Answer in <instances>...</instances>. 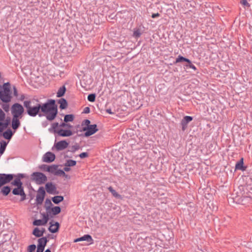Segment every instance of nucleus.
<instances>
[{
	"instance_id": "obj_1",
	"label": "nucleus",
	"mask_w": 252,
	"mask_h": 252,
	"mask_svg": "<svg viewBox=\"0 0 252 252\" xmlns=\"http://www.w3.org/2000/svg\"><path fill=\"white\" fill-rule=\"evenodd\" d=\"M36 101L38 103L32 106L31 105V100L24 102V106L26 108L28 115L32 117L37 115L40 117L45 116L46 119L51 122L54 120L58 113L56 100L48 99L44 103L40 102L38 99Z\"/></svg>"
},
{
	"instance_id": "obj_2",
	"label": "nucleus",
	"mask_w": 252,
	"mask_h": 252,
	"mask_svg": "<svg viewBox=\"0 0 252 252\" xmlns=\"http://www.w3.org/2000/svg\"><path fill=\"white\" fill-rule=\"evenodd\" d=\"M10 83L6 82L0 86V99L3 103L9 102L12 98Z\"/></svg>"
},
{
	"instance_id": "obj_3",
	"label": "nucleus",
	"mask_w": 252,
	"mask_h": 252,
	"mask_svg": "<svg viewBox=\"0 0 252 252\" xmlns=\"http://www.w3.org/2000/svg\"><path fill=\"white\" fill-rule=\"evenodd\" d=\"M24 112V109L21 104L18 103H15L12 105L11 113L13 118L21 119Z\"/></svg>"
},
{
	"instance_id": "obj_4",
	"label": "nucleus",
	"mask_w": 252,
	"mask_h": 252,
	"mask_svg": "<svg viewBox=\"0 0 252 252\" xmlns=\"http://www.w3.org/2000/svg\"><path fill=\"white\" fill-rule=\"evenodd\" d=\"M80 131H85L83 136L86 137H88L98 131L97 126L96 124L91 125L89 126H83Z\"/></svg>"
},
{
	"instance_id": "obj_5",
	"label": "nucleus",
	"mask_w": 252,
	"mask_h": 252,
	"mask_svg": "<svg viewBox=\"0 0 252 252\" xmlns=\"http://www.w3.org/2000/svg\"><path fill=\"white\" fill-rule=\"evenodd\" d=\"M31 176L32 180L38 185L43 184L47 180L46 176L41 172H35Z\"/></svg>"
},
{
	"instance_id": "obj_6",
	"label": "nucleus",
	"mask_w": 252,
	"mask_h": 252,
	"mask_svg": "<svg viewBox=\"0 0 252 252\" xmlns=\"http://www.w3.org/2000/svg\"><path fill=\"white\" fill-rule=\"evenodd\" d=\"M15 176L13 174L0 173V188L12 181Z\"/></svg>"
},
{
	"instance_id": "obj_7",
	"label": "nucleus",
	"mask_w": 252,
	"mask_h": 252,
	"mask_svg": "<svg viewBox=\"0 0 252 252\" xmlns=\"http://www.w3.org/2000/svg\"><path fill=\"white\" fill-rule=\"evenodd\" d=\"M12 193L13 195L21 196L20 201H21L26 199V194L24 191L23 186L16 187L13 189Z\"/></svg>"
},
{
	"instance_id": "obj_8",
	"label": "nucleus",
	"mask_w": 252,
	"mask_h": 252,
	"mask_svg": "<svg viewBox=\"0 0 252 252\" xmlns=\"http://www.w3.org/2000/svg\"><path fill=\"white\" fill-rule=\"evenodd\" d=\"M15 179L11 182V184L15 187L23 186L21 179L26 177V175L22 173H19L15 175Z\"/></svg>"
},
{
	"instance_id": "obj_9",
	"label": "nucleus",
	"mask_w": 252,
	"mask_h": 252,
	"mask_svg": "<svg viewBox=\"0 0 252 252\" xmlns=\"http://www.w3.org/2000/svg\"><path fill=\"white\" fill-rule=\"evenodd\" d=\"M46 191L49 194H58L59 191H57L56 185L52 182H48L45 185V188Z\"/></svg>"
},
{
	"instance_id": "obj_10",
	"label": "nucleus",
	"mask_w": 252,
	"mask_h": 252,
	"mask_svg": "<svg viewBox=\"0 0 252 252\" xmlns=\"http://www.w3.org/2000/svg\"><path fill=\"white\" fill-rule=\"evenodd\" d=\"M56 158L55 155L51 152L46 153L43 156V161L46 163H51L55 160Z\"/></svg>"
},
{
	"instance_id": "obj_11",
	"label": "nucleus",
	"mask_w": 252,
	"mask_h": 252,
	"mask_svg": "<svg viewBox=\"0 0 252 252\" xmlns=\"http://www.w3.org/2000/svg\"><path fill=\"white\" fill-rule=\"evenodd\" d=\"M193 117L189 116H186L183 117L181 122V125L182 126V130L184 131L188 127V124L192 121Z\"/></svg>"
},
{
	"instance_id": "obj_12",
	"label": "nucleus",
	"mask_w": 252,
	"mask_h": 252,
	"mask_svg": "<svg viewBox=\"0 0 252 252\" xmlns=\"http://www.w3.org/2000/svg\"><path fill=\"white\" fill-rule=\"evenodd\" d=\"M69 143L65 140H61L56 143L54 146L58 151L63 150L68 146Z\"/></svg>"
},
{
	"instance_id": "obj_13",
	"label": "nucleus",
	"mask_w": 252,
	"mask_h": 252,
	"mask_svg": "<svg viewBox=\"0 0 252 252\" xmlns=\"http://www.w3.org/2000/svg\"><path fill=\"white\" fill-rule=\"evenodd\" d=\"M84 241L89 242V244H92L94 243V240L93 239L92 237L89 234H85L81 237L75 239L73 242L77 243Z\"/></svg>"
},
{
	"instance_id": "obj_14",
	"label": "nucleus",
	"mask_w": 252,
	"mask_h": 252,
	"mask_svg": "<svg viewBox=\"0 0 252 252\" xmlns=\"http://www.w3.org/2000/svg\"><path fill=\"white\" fill-rule=\"evenodd\" d=\"M50 225L48 228V230L50 232L55 233L59 231L60 227V224L58 222H54L53 220H52L50 222Z\"/></svg>"
},
{
	"instance_id": "obj_15",
	"label": "nucleus",
	"mask_w": 252,
	"mask_h": 252,
	"mask_svg": "<svg viewBox=\"0 0 252 252\" xmlns=\"http://www.w3.org/2000/svg\"><path fill=\"white\" fill-rule=\"evenodd\" d=\"M59 166V165L57 164L50 165L49 166L48 172L52 173L56 176H59L60 174L59 173L62 170L58 169Z\"/></svg>"
},
{
	"instance_id": "obj_16",
	"label": "nucleus",
	"mask_w": 252,
	"mask_h": 252,
	"mask_svg": "<svg viewBox=\"0 0 252 252\" xmlns=\"http://www.w3.org/2000/svg\"><path fill=\"white\" fill-rule=\"evenodd\" d=\"M61 212V208L60 206H53L47 213L49 214L50 217L56 216Z\"/></svg>"
},
{
	"instance_id": "obj_17",
	"label": "nucleus",
	"mask_w": 252,
	"mask_h": 252,
	"mask_svg": "<svg viewBox=\"0 0 252 252\" xmlns=\"http://www.w3.org/2000/svg\"><path fill=\"white\" fill-rule=\"evenodd\" d=\"M73 134L70 129H64L60 128L58 129V135L62 137H69Z\"/></svg>"
},
{
	"instance_id": "obj_18",
	"label": "nucleus",
	"mask_w": 252,
	"mask_h": 252,
	"mask_svg": "<svg viewBox=\"0 0 252 252\" xmlns=\"http://www.w3.org/2000/svg\"><path fill=\"white\" fill-rule=\"evenodd\" d=\"M15 131H13L10 128L7 129L5 131L2 132V135L5 139L10 140L13 136Z\"/></svg>"
},
{
	"instance_id": "obj_19",
	"label": "nucleus",
	"mask_w": 252,
	"mask_h": 252,
	"mask_svg": "<svg viewBox=\"0 0 252 252\" xmlns=\"http://www.w3.org/2000/svg\"><path fill=\"white\" fill-rule=\"evenodd\" d=\"M247 167L244 165V159L242 158L235 164V170H240L242 171L246 170Z\"/></svg>"
},
{
	"instance_id": "obj_20",
	"label": "nucleus",
	"mask_w": 252,
	"mask_h": 252,
	"mask_svg": "<svg viewBox=\"0 0 252 252\" xmlns=\"http://www.w3.org/2000/svg\"><path fill=\"white\" fill-rule=\"evenodd\" d=\"M49 234L48 235L47 237H42L39 238L37 240V246L45 247L46 246L47 243L49 241L48 237L49 236Z\"/></svg>"
},
{
	"instance_id": "obj_21",
	"label": "nucleus",
	"mask_w": 252,
	"mask_h": 252,
	"mask_svg": "<svg viewBox=\"0 0 252 252\" xmlns=\"http://www.w3.org/2000/svg\"><path fill=\"white\" fill-rule=\"evenodd\" d=\"M58 103L60 104L59 108L61 110L66 109L68 106L67 100L64 98H61L58 100Z\"/></svg>"
},
{
	"instance_id": "obj_22",
	"label": "nucleus",
	"mask_w": 252,
	"mask_h": 252,
	"mask_svg": "<svg viewBox=\"0 0 252 252\" xmlns=\"http://www.w3.org/2000/svg\"><path fill=\"white\" fill-rule=\"evenodd\" d=\"M20 124L19 119L12 118V127L15 131L19 127Z\"/></svg>"
},
{
	"instance_id": "obj_23",
	"label": "nucleus",
	"mask_w": 252,
	"mask_h": 252,
	"mask_svg": "<svg viewBox=\"0 0 252 252\" xmlns=\"http://www.w3.org/2000/svg\"><path fill=\"white\" fill-rule=\"evenodd\" d=\"M63 199H64V197L63 196H62V195L55 196L52 197V198H51L52 201L55 204H59L60 203L63 201Z\"/></svg>"
},
{
	"instance_id": "obj_24",
	"label": "nucleus",
	"mask_w": 252,
	"mask_h": 252,
	"mask_svg": "<svg viewBox=\"0 0 252 252\" xmlns=\"http://www.w3.org/2000/svg\"><path fill=\"white\" fill-rule=\"evenodd\" d=\"M59 126V124L58 122L54 123L52 125V127L49 129V131L50 132L57 133L58 134V127Z\"/></svg>"
},
{
	"instance_id": "obj_25",
	"label": "nucleus",
	"mask_w": 252,
	"mask_h": 252,
	"mask_svg": "<svg viewBox=\"0 0 252 252\" xmlns=\"http://www.w3.org/2000/svg\"><path fill=\"white\" fill-rule=\"evenodd\" d=\"M66 91V89L65 86L63 85L62 87H60L57 93V96L58 97H61L64 96L65 94Z\"/></svg>"
},
{
	"instance_id": "obj_26",
	"label": "nucleus",
	"mask_w": 252,
	"mask_h": 252,
	"mask_svg": "<svg viewBox=\"0 0 252 252\" xmlns=\"http://www.w3.org/2000/svg\"><path fill=\"white\" fill-rule=\"evenodd\" d=\"M11 190V188L8 186H3L1 189V193L4 196H7L10 192Z\"/></svg>"
},
{
	"instance_id": "obj_27",
	"label": "nucleus",
	"mask_w": 252,
	"mask_h": 252,
	"mask_svg": "<svg viewBox=\"0 0 252 252\" xmlns=\"http://www.w3.org/2000/svg\"><path fill=\"white\" fill-rule=\"evenodd\" d=\"M108 189L111 193L113 196L115 197L120 199L121 198V195L119 194L112 187L110 186L108 188Z\"/></svg>"
},
{
	"instance_id": "obj_28",
	"label": "nucleus",
	"mask_w": 252,
	"mask_h": 252,
	"mask_svg": "<svg viewBox=\"0 0 252 252\" xmlns=\"http://www.w3.org/2000/svg\"><path fill=\"white\" fill-rule=\"evenodd\" d=\"M8 143L6 142L5 141L2 140L0 142V155H2L6 149V146L7 145Z\"/></svg>"
},
{
	"instance_id": "obj_29",
	"label": "nucleus",
	"mask_w": 252,
	"mask_h": 252,
	"mask_svg": "<svg viewBox=\"0 0 252 252\" xmlns=\"http://www.w3.org/2000/svg\"><path fill=\"white\" fill-rule=\"evenodd\" d=\"M188 59H189L185 58L181 55H179L178 56V57L176 58V61L175 62H174L173 63L176 64L178 63H183V62L187 63V62L188 61Z\"/></svg>"
},
{
	"instance_id": "obj_30",
	"label": "nucleus",
	"mask_w": 252,
	"mask_h": 252,
	"mask_svg": "<svg viewBox=\"0 0 252 252\" xmlns=\"http://www.w3.org/2000/svg\"><path fill=\"white\" fill-rule=\"evenodd\" d=\"M32 234L37 238H40V237H42L43 236L42 235V232H40V230L38 227H35L33 229Z\"/></svg>"
},
{
	"instance_id": "obj_31",
	"label": "nucleus",
	"mask_w": 252,
	"mask_h": 252,
	"mask_svg": "<svg viewBox=\"0 0 252 252\" xmlns=\"http://www.w3.org/2000/svg\"><path fill=\"white\" fill-rule=\"evenodd\" d=\"M53 205L51 201V200L49 198H46L45 201V208L47 212L50 210V209L53 207Z\"/></svg>"
},
{
	"instance_id": "obj_32",
	"label": "nucleus",
	"mask_w": 252,
	"mask_h": 252,
	"mask_svg": "<svg viewBox=\"0 0 252 252\" xmlns=\"http://www.w3.org/2000/svg\"><path fill=\"white\" fill-rule=\"evenodd\" d=\"M74 115L73 114H67L64 117V122L65 123L71 122L74 119Z\"/></svg>"
},
{
	"instance_id": "obj_33",
	"label": "nucleus",
	"mask_w": 252,
	"mask_h": 252,
	"mask_svg": "<svg viewBox=\"0 0 252 252\" xmlns=\"http://www.w3.org/2000/svg\"><path fill=\"white\" fill-rule=\"evenodd\" d=\"M77 162L76 160H72V159H68L66 160V162L64 163L65 166H74L76 165Z\"/></svg>"
},
{
	"instance_id": "obj_34",
	"label": "nucleus",
	"mask_w": 252,
	"mask_h": 252,
	"mask_svg": "<svg viewBox=\"0 0 252 252\" xmlns=\"http://www.w3.org/2000/svg\"><path fill=\"white\" fill-rule=\"evenodd\" d=\"M141 34L142 32H141V31L139 29L136 28L134 29L133 36L135 38H138L140 37Z\"/></svg>"
},
{
	"instance_id": "obj_35",
	"label": "nucleus",
	"mask_w": 252,
	"mask_h": 252,
	"mask_svg": "<svg viewBox=\"0 0 252 252\" xmlns=\"http://www.w3.org/2000/svg\"><path fill=\"white\" fill-rule=\"evenodd\" d=\"M185 66L187 68L189 67V68H190L193 69L194 70H197V68L195 67V66L192 64V62H191V61L189 59H188V61L187 62V64H185Z\"/></svg>"
},
{
	"instance_id": "obj_36",
	"label": "nucleus",
	"mask_w": 252,
	"mask_h": 252,
	"mask_svg": "<svg viewBox=\"0 0 252 252\" xmlns=\"http://www.w3.org/2000/svg\"><path fill=\"white\" fill-rule=\"evenodd\" d=\"M40 196H42L43 197L45 196L46 192L45 190V189L43 187H40L37 190V194Z\"/></svg>"
},
{
	"instance_id": "obj_37",
	"label": "nucleus",
	"mask_w": 252,
	"mask_h": 252,
	"mask_svg": "<svg viewBox=\"0 0 252 252\" xmlns=\"http://www.w3.org/2000/svg\"><path fill=\"white\" fill-rule=\"evenodd\" d=\"M49 214L47 213V214L43 213L42 214V221L45 225L47 224L49 220Z\"/></svg>"
},
{
	"instance_id": "obj_38",
	"label": "nucleus",
	"mask_w": 252,
	"mask_h": 252,
	"mask_svg": "<svg viewBox=\"0 0 252 252\" xmlns=\"http://www.w3.org/2000/svg\"><path fill=\"white\" fill-rule=\"evenodd\" d=\"M44 198H45V197L37 195L36 198V204L37 205H41L42 203V202L44 199Z\"/></svg>"
},
{
	"instance_id": "obj_39",
	"label": "nucleus",
	"mask_w": 252,
	"mask_h": 252,
	"mask_svg": "<svg viewBox=\"0 0 252 252\" xmlns=\"http://www.w3.org/2000/svg\"><path fill=\"white\" fill-rule=\"evenodd\" d=\"M32 224L34 226H41V225H45L44 224L42 219H39V220H34L32 222Z\"/></svg>"
},
{
	"instance_id": "obj_40",
	"label": "nucleus",
	"mask_w": 252,
	"mask_h": 252,
	"mask_svg": "<svg viewBox=\"0 0 252 252\" xmlns=\"http://www.w3.org/2000/svg\"><path fill=\"white\" fill-rule=\"evenodd\" d=\"M96 94H91L88 95V100L90 102H94L95 101Z\"/></svg>"
},
{
	"instance_id": "obj_41",
	"label": "nucleus",
	"mask_w": 252,
	"mask_h": 252,
	"mask_svg": "<svg viewBox=\"0 0 252 252\" xmlns=\"http://www.w3.org/2000/svg\"><path fill=\"white\" fill-rule=\"evenodd\" d=\"M240 3L245 8H249L251 6V4L248 2L247 0H240Z\"/></svg>"
},
{
	"instance_id": "obj_42",
	"label": "nucleus",
	"mask_w": 252,
	"mask_h": 252,
	"mask_svg": "<svg viewBox=\"0 0 252 252\" xmlns=\"http://www.w3.org/2000/svg\"><path fill=\"white\" fill-rule=\"evenodd\" d=\"M36 248V247L35 244L30 245L27 248V252H35Z\"/></svg>"
},
{
	"instance_id": "obj_43",
	"label": "nucleus",
	"mask_w": 252,
	"mask_h": 252,
	"mask_svg": "<svg viewBox=\"0 0 252 252\" xmlns=\"http://www.w3.org/2000/svg\"><path fill=\"white\" fill-rule=\"evenodd\" d=\"M59 173H60L59 176L63 177L67 179H70L71 178L70 176L66 174L63 170H61V171H60Z\"/></svg>"
},
{
	"instance_id": "obj_44",
	"label": "nucleus",
	"mask_w": 252,
	"mask_h": 252,
	"mask_svg": "<svg viewBox=\"0 0 252 252\" xmlns=\"http://www.w3.org/2000/svg\"><path fill=\"white\" fill-rule=\"evenodd\" d=\"M80 148L79 145L78 143H76L74 145H73L71 149L69 150L72 153H74L76 151L79 150Z\"/></svg>"
},
{
	"instance_id": "obj_45",
	"label": "nucleus",
	"mask_w": 252,
	"mask_h": 252,
	"mask_svg": "<svg viewBox=\"0 0 252 252\" xmlns=\"http://www.w3.org/2000/svg\"><path fill=\"white\" fill-rule=\"evenodd\" d=\"M4 121V122H3V125L6 128L10 124L11 119L10 117H7Z\"/></svg>"
},
{
	"instance_id": "obj_46",
	"label": "nucleus",
	"mask_w": 252,
	"mask_h": 252,
	"mask_svg": "<svg viewBox=\"0 0 252 252\" xmlns=\"http://www.w3.org/2000/svg\"><path fill=\"white\" fill-rule=\"evenodd\" d=\"M91 121L88 119H85L82 122L81 126H91Z\"/></svg>"
},
{
	"instance_id": "obj_47",
	"label": "nucleus",
	"mask_w": 252,
	"mask_h": 252,
	"mask_svg": "<svg viewBox=\"0 0 252 252\" xmlns=\"http://www.w3.org/2000/svg\"><path fill=\"white\" fill-rule=\"evenodd\" d=\"M49 165L42 164L39 166V168L43 171L48 172Z\"/></svg>"
},
{
	"instance_id": "obj_48",
	"label": "nucleus",
	"mask_w": 252,
	"mask_h": 252,
	"mask_svg": "<svg viewBox=\"0 0 252 252\" xmlns=\"http://www.w3.org/2000/svg\"><path fill=\"white\" fill-rule=\"evenodd\" d=\"M5 118V114L0 109V122L4 121Z\"/></svg>"
},
{
	"instance_id": "obj_49",
	"label": "nucleus",
	"mask_w": 252,
	"mask_h": 252,
	"mask_svg": "<svg viewBox=\"0 0 252 252\" xmlns=\"http://www.w3.org/2000/svg\"><path fill=\"white\" fill-rule=\"evenodd\" d=\"M7 103H4V104L2 105V108L6 112H8L9 111V105Z\"/></svg>"
},
{
	"instance_id": "obj_50",
	"label": "nucleus",
	"mask_w": 252,
	"mask_h": 252,
	"mask_svg": "<svg viewBox=\"0 0 252 252\" xmlns=\"http://www.w3.org/2000/svg\"><path fill=\"white\" fill-rule=\"evenodd\" d=\"M79 157L82 158H85L89 157V154L87 152H83L79 155Z\"/></svg>"
},
{
	"instance_id": "obj_51",
	"label": "nucleus",
	"mask_w": 252,
	"mask_h": 252,
	"mask_svg": "<svg viewBox=\"0 0 252 252\" xmlns=\"http://www.w3.org/2000/svg\"><path fill=\"white\" fill-rule=\"evenodd\" d=\"M5 129L6 127L3 125V121L0 122V133H2Z\"/></svg>"
},
{
	"instance_id": "obj_52",
	"label": "nucleus",
	"mask_w": 252,
	"mask_h": 252,
	"mask_svg": "<svg viewBox=\"0 0 252 252\" xmlns=\"http://www.w3.org/2000/svg\"><path fill=\"white\" fill-rule=\"evenodd\" d=\"M44 249L45 247L37 246L36 252H43Z\"/></svg>"
},
{
	"instance_id": "obj_53",
	"label": "nucleus",
	"mask_w": 252,
	"mask_h": 252,
	"mask_svg": "<svg viewBox=\"0 0 252 252\" xmlns=\"http://www.w3.org/2000/svg\"><path fill=\"white\" fill-rule=\"evenodd\" d=\"M13 95L17 97L18 95V91L17 90V88L15 86H14L13 87Z\"/></svg>"
},
{
	"instance_id": "obj_54",
	"label": "nucleus",
	"mask_w": 252,
	"mask_h": 252,
	"mask_svg": "<svg viewBox=\"0 0 252 252\" xmlns=\"http://www.w3.org/2000/svg\"><path fill=\"white\" fill-rule=\"evenodd\" d=\"M90 112V108L89 107H86L84 110L83 113L88 114Z\"/></svg>"
},
{
	"instance_id": "obj_55",
	"label": "nucleus",
	"mask_w": 252,
	"mask_h": 252,
	"mask_svg": "<svg viewBox=\"0 0 252 252\" xmlns=\"http://www.w3.org/2000/svg\"><path fill=\"white\" fill-rule=\"evenodd\" d=\"M243 197L244 199L247 200L248 202L252 201V198L249 195L248 196H243Z\"/></svg>"
},
{
	"instance_id": "obj_56",
	"label": "nucleus",
	"mask_w": 252,
	"mask_h": 252,
	"mask_svg": "<svg viewBox=\"0 0 252 252\" xmlns=\"http://www.w3.org/2000/svg\"><path fill=\"white\" fill-rule=\"evenodd\" d=\"M160 16V15L158 13H153L151 15V17L153 19L159 17Z\"/></svg>"
},
{
	"instance_id": "obj_57",
	"label": "nucleus",
	"mask_w": 252,
	"mask_h": 252,
	"mask_svg": "<svg viewBox=\"0 0 252 252\" xmlns=\"http://www.w3.org/2000/svg\"><path fill=\"white\" fill-rule=\"evenodd\" d=\"M71 170V168H70V167L69 166H65L64 167L63 169V170L64 171V172H68L69 171H70Z\"/></svg>"
},
{
	"instance_id": "obj_58",
	"label": "nucleus",
	"mask_w": 252,
	"mask_h": 252,
	"mask_svg": "<svg viewBox=\"0 0 252 252\" xmlns=\"http://www.w3.org/2000/svg\"><path fill=\"white\" fill-rule=\"evenodd\" d=\"M67 123H65L64 122L63 123H62L59 125V126L62 127H66Z\"/></svg>"
},
{
	"instance_id": "obj_59",
	"label": "nucleus",
	"mask_w": 252,
	"mask_h": 252,
	"mask_svg": "<svg viewBox=\"0 0 252 252\" xmlns=\"http://www.w3.org/2000/svg\"><path fill=\"white\" fill-rule=\"evenodd\" d=\"M106 112L109 114H114L115 113L114 112L112 111L110 108L106 109Z\"/></svg>"
},
{
	"instance_id": "obj_60",
	"label": "nucleus",
	"mask_w": 252,
	"mask_h": 252,
	"mask_svg": "<svg viewBox=\"0 0 252 252\" xmlns=\"http://www.w3.org/2000/svg\"><path fill=\"white\" fill-rule=\"evenodd\" d=\"M25 98V95L24 94H22L21 95L19 100L21 101H23Z\"/></svg>"
},
{
	"instance_id": "obj_61",
	"label": "nucleus",
	"mask_w": 252,
	"mask_h": 252,
	"mask_svg": "<svg viewBox=\"0 0 252 252\" xmlns=\"http://www.w3.org/2000/svg\"><path fill=\"white\" fill-rule=\"evenodd\" d=\"M66 127L68 128H69V129L72 128L73 127V126L72 125H71L70 124H68V123H67V126H66Z\"/></svg>"
},
{
	"instance_id": "obj_62",
	"label": "nucleus",
	"mask_w": 252,
	"mask_h": 252,
	"mask_svg": "<svg viewBox=\"0 0 252 252\" xmlns=\"http://www.w3.org/2000/svg\"><path fill=\"white\" fill-rule=\"evenodd\" d=\"M40 230V232H42V235H43V234L45 232V229L44 228H41V229Z\"/></svg>"
},
{
	"instance_id": "obj_63",
	"label": "nucleus",
	"mask_w": 252,
	"mask_h": 252,
	"mask_svg": "<svg viewBox=\"0 0 252 252\" xmlns=\"http://www.w3.org/2000/svg\"><path fill=\"white\" fill-rule=\"evenodd\" d=\"M44 252H51V251L50 249H47L45 250Z\"/></svg>"
},
{
	"instance_id": "obj_64",
	"label": "nucleus",
	"mask_w": 252,
	"mask_h": 252,
	"mask_svg": "<svg viewBox=\"0 0 252 252\" xmlns=\"http://www.w3.org/2000/svg\"><path fill=\"white\" fill-rule=\"evenodd\" d=\"M249 179L251 180V182L252 183V176H249Z\"/></svg>"
}]
</instances>
